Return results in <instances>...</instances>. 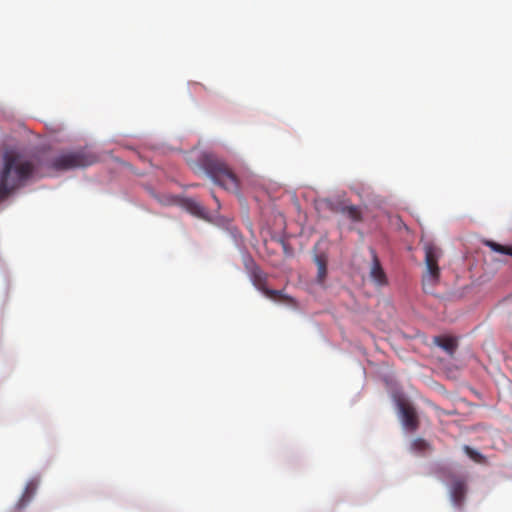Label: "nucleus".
Returning a JSON list of instances; mask_svg holds the SVG:
<instances>
[{"mask_svg":"<svg viewBox=\"0 0 512 512\" xmlns=\"http://www.w3.org/2000/svg\"><path fill=\"white\" fill-rule=\"evenodd\" d=\"M433 342L450 356L454 355L458 347L457 339L452 336H436L434 337Z\"/></svg>","mask_w":512,"mask_h":512,"instance_id":"1a4fd4ad","label":"nucleus"},{"mask_svg":"<svg viewBox=\"0 0 512 512\" xmlns=\"http://www.w3.org/2000/svg\"><path fill=\"white\" fill-rule=\"evenodd\" d=\"M96 162V156L85 151L62 152L51 160V168L56 171H66L90 166Z\"/></svg>","mask_w":512,"mask_h":512,"instance_id":"7ed1b4c3","label":"nucleus"},{"mask_svg":"<svg viewBox=\"0 0 512 512\" xmlns=\"http://www.w3.org/2000/svg\"><path fill=\"white\" fill-rule=\"evenodd\" d=\"M246 268L249 272L253 285L261 291L266 297L277 302H283L288 304H295L292 297L283 294L281 290L269 289L267 287V275L257 266L253 260H249L246 263Z\"/></svg>","mask_w":512,"mask_h":512,"instance_id":"20e7f679","label":"nucleus"},{"mask_svg":"<svg viewBox=\"0 0 512 512\" xmlns=\"http://www.w3.org/2000/svg\"><path fill=\"white\" fill-rule=\"evenodd\" d=\"M485 244L494 252L512 256V247L510 246H504L494 241H486Z\"/></svg>","mask_w":512,"mask_h":512,"instance_id":"4468645a","label":"nucleus"},{"mask_svg":"<svg viewBox=\"0 0 512 512\" xmlns=\"http://www.w3.org/2000/svg\"><path fill=\"white\" fill-rule=\"evenodd\" d=\"M342 213L355 222L361 221L362 219L361 210L358 206L355 205L343 207Z\"/></svg>","mask_w":512,"mask_h":512,"instance_id":"ddd939ff","label":"nucleus"},{"mask_svg":"<svg viewBox=\"0 0 512 512\" xmlns=\"http://www.w3.org/2000/svg\"><path fill=\"white\" fill-rule=\"evenodd\" d=\"M372 263L370 267L369 276L371 280L378 286H384L388 283L386 273L381 266L380 260L374 249H370Z\"/></svg>","mask_w":512,"mask_h":512,"instance_id":"6e6552de","label":"nucleus"},{"mask_svg":"<svg viewBox=\"0 0 512 512\" xmlns=\"http://www.w3.org/2000/svg\"><path fill=\"white\" fill-rule=\"evenodd\" d=\"M464 451L475 462L482 463L485 460L482 454L467 445L464 446Z\"/></svg>","mask_w":512,"mask_h":512,"instance_id":"2eb2a0df","label":"nucleus"},{"mask_svg":"<svg viewBox=\"0 0 512 512\" xmlns=\"http://www.w3.org/2000/svg\"><path fill=\"white\" fill-rule=\"evenodd\" d=\"M36 168L33 158L14 151L5 152L0 171V203L34 177Z\"/></svg>","mask_w":512,"mask_h":512,"instance_id":"f257e3e1","label":"nucleus"},{"mask_svg":"<svg viewBox=\"0 0 512 512\" xmlns=\"http://www.w3.org/2000/svg\"><path fill=\"white\" fill-rule=\"evenodd\" d=\"M315 262L317 265V283L321 286L324 285L327 276V260L323 256H316Z\"/></svg>","mask_w":512,"mask_h":512,"instance_id":"9b49d317","label":"nucleus"},{"mask_svg":"<svg viewBox=\"0 0 512 512\" xmlns=\"http://www.w3.org/2000/svg\"><path fill=\"white\" fill-rule=\"evenodd\" d=\"M398 406L403 426L411 432L416 431L419 427V419L415 408L407 401H400Z\"/></svg>","mask_w":512,"mask_h":512,"instance_id":"423d86ee","label":"nucleus"},{"mask_svg":"<svg viewBox=\"0 0 512 512\" xmlns=\"http://www.w3.org/2000/svg\"><path fill=\"white\" fill-rule=\"evenodd\" d=\"M203 165L207 174L216 184L222 186L228 191H238V178L223 161L216 158L207 157Z\"/></svg>","mask_w":512,"mask_h":512,"instance_id":"f03ea898","label":"nucleus"},{"mask_svg":"<svg viewBox=\"0 0 512 512\" xmlns=\"http://www.w3.org/2000/svg\"><path fill=\"white\" fill-rule=\"evenodd\" d=\"M186 209L193 215L198 217H204L206 213V209L197 201L192 199H187L185 201Z\"/></svg>","mask_w":512,"mask_h":512,"instance_id":"f8f14e48","label":"nucleus"},{"mask_svg":"<svg viewBox=\"0 0 512 512\" xmlns=\"http://www.w3.org/2000/svg\"><path fill=\"white\" fill-rule=\"evenodd\" d=\"M425 251V272L422 275V285L425 290L433 288L440 279L439 259L442 251L434 244L427 243L424 245Z\"/></svg>","mask_w":512,"mask_h":512,"instance_id":"39448f33","label":"nucleus"},{"mask_svg":"<svg viewBox=\"0 0 512 512\" xmlns=\"http://www.w3.org/2000/svg\"><path fill=\"white\" fill-rule=\"evenodd\" d=\"M467 492L466 480L461 477H454L450 485V497L456 507H461Z\"/></svg>","mask_w":512,"mask_h":512,"instance_id":"0eeeda50","label":"nucleus"},{"mask_svg":"<svg viewBox=\"0 0 512 512\" xmlns=\"http://www.w3.org/2000/svg\"><path fill=\"white\" fill-rule=\"evenodd\" d=\"M30 492H29V488L26 489V492L24 493V495L22 496V498L19 500L18 504H17V508L19 510H21L22 508H24L27 504V502L30 500Z\"/></svg>","mask_w":512,"mask_h":512,"instance_id":"dca6fc26","label":"nucleus"},{"mask_svg":"<svg viewBox=\"0 0 512 512\" xmlns=\"http://www.w3.org/2000/svg\"><path fill=\"white\" fill-rule=\"evenodd\" d=\"M410 451L417 455L424 456L426 453L432 451V446L425 439L416 438L410 443Z\"/></svg>","mask_w":512,"mask_h":512,"instance_id":"9d476101","label":"nucleus"}]
</instances>
